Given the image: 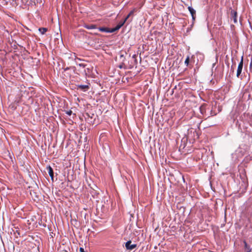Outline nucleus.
I'll return each mask as SVG.
<instances>
[{"label": "nucleus", "instance_id": "1", "mask_svg": "<svg viewBox=\"0 0 252 252\" xmlns=\"http://www.w3.org/2000/svg\"><path fill=\"white\" fill-rule=\"evenodd\" d=\"M3 158L7 160L13 162V154H11L9 150L5 149L2 153Z\"/></svg>", "mask_w": 252, "mask_h": 252}, {"label": "nucleus", "instance_id": "2", "mask_svg": "<svg viewBox=\"0 0 252 252\" xmlns=\"http://www.w3.org/2000/svg\"><path fill=\"white\" fill-rule=\"evenodd\" d=\"M243 56H242L241 61L238 64L237 70V74L236 76L237 77H239L240 74L242 73L243 67Z\"/></svg>", "mask_w": 252, "mask_h": 252}, {"label": "nucleus", "instance_id": "3", "mask_svg": "<svg viewBox=\"0 0 252 252\" xmlns=\"http://www.w3.org/2000/svg\"><path fill=\"white\" fill-rule=\"evenodd\" d=\"M125 246L127 250H132L136 247L137 245L135 244H131V241L129 240L126 243Z\"/></svg>", "mask_w": 252, "mask_h": 252}, {"label": "nucleus", "instance_id": "4", "mask_svg": "<svg viewBox=\"0 0 252 252\" xmlns=\"http://www.w3.org/2000/svg\"><path fill=\"white\" fill-rule=\"evenodd\" d=\"M77 89H80V90L86 92L87 91L88 89L89 88V87L87 85H77Z\"/></svg>", "mask_w": 252, "mask_h": 252}, {"label": "nucleus", "instance_id": "5", "mask_svg": "<svg viewBox=\"0 0 252 252\" xmlns=\"http://www.w3.org/2000/svg\"><path fill=\"white\" fill-rule=\"evenodd\" d=\"M231 14L232 16V19H233L234 23H236L237 22V12L233 10H232L231 11Z\"/></svg>", "mask_w": 252, "mask_h": 252}, {"label": "nucleus", "instance_id": "6", "mask_svg": "<svg viewBox=\"0 0 252 252\" xmlns=\"http://www.w3.org/2000/svg\"><path fill=\"white\" fill-rule=\"evenodd\" d=\"M83 27L88 30H93V29H97L96 26L94 24H85Z\"/></svg>", "mask_w": 252, "mask_h": 252}, {"label": "nucleus", "instance_id": "7", "mask_svg": "<svg viewBox=\"0 0 252 252\" xmlns=\"http://www.w3.org/2000/svg\"><path fill=\"white\" fill-rule=\"evenodd\" d=\"M47 169L49 175L50 177H52V175H54V171L52 169V168L51 167V166L48 165L47 166Z\"/></svg>", "mask_w": 252, "mask_h": 252}, {"label": "nucleus", "instance_id": "8", "mask_svg": "<svg viewBox=\"0 0 252 252\" xmlns=\"http://www.w3.org/2000/svg\"><path fill=\"white\" fill-rule=\"evenodd\" d=\"M86 116L85 117L86 121L90 123H91V124L93 123V121H92L93 117H91L90 118V115L88 113L86 114Z\"/></svg>", "mask_w": 252, "mask_h": 252}, {"label": "nucleus", "instance_id": "9", "mask_svg": "<svg viewBox=\"0 0 252 252\" xmlns=\"http://www.w3.org/2000/svg\"><path fill=\"white\" fill-rule=\"evenodd\" d=\"M188 10L189 11L191 16H193V14H196L195 10L194 9V8L192 6H189Z\"/></svg>", "mask_w": 252, "mask_h": 252}, {"label": "nucleus", "instance_id": "10", "mask_svg": "<svg viewBox=\"0 0 252 252\" xmlns=\"http://www.w3.org/2000/svg\"><path fill=\"white\" fill-rule=\"evenodd\" d=\"M125 24V21H123L122 22L119 23L115 27V29L116 31L119 30Z\"/></svg>", "mask_w": 252, "mask_h": 252}, {"label": "nucleus", "instance_id": "11", "mask_svg": "<svg viewBox=\"0 0 252 252\" xmlns=\"http://www.w3.org/2000/svg\"><path fill=\"white\" fill-rule=\"evenodd\" d=\"M38 31L42 34H44L47 31V29L46 28H40L38 29Z\"/></svg>", "mask_w": 252, "mask_h": 252}, {"label": "nucleus", "instance_id": "12", "mask_svg": "<svg viewBox=\"0 0 252 252\" xmlns=\"http://www.w3.org/2000/svg\"><path fill=\"white\" fill-rule=\"evenodd\" d=\"M97 29L99 31L101 32H108V28L104 27H99L98 28H97Z\"/></svg>", "mask_w": 252, "mask_h": 252}, {"label": "nucleus", "instance_id": "13", "mask_svg": "<svg viewBox=\"0 0 252 252\" xmlns=\"http://www.w3.org/2000/svg\"><path fill=\"white\" fill-rule=\"evenodd\" d=\"M134 9L131 10L129 14L127 15V16L125 18L124 21H125V23L126 22V21L128 19V18L132 15H133L134 13Z\"/></svg>", "mask_w": 252, "mask_h": 252}, {"label": "nucleus", "instance_id": "14", "mask_svg": "<svg viewBox=\"0 0 252 252\" xmlns=\"http://www.w3.org/2000/svg\"><path fill=\"white\" fill-rule=\"evenodd\" d=\"M91 193L92 194V195L94 198H97V196L98 194V192L93 190L91 192Z\"/></svg>", "mask_w": 252, "mask_h": 252}, {"label": "nucleus", "instance_id": "15", "mask_svg": "<svg viewBox=\"0 0 252 252\" xmlns=\"http://www.w3.org/2000/svg\"><path fill=\"white\" fill-rule=\"evenodd\" d=\"M125 60H126V58L124 56V54H121L120 55V60L121 62H123L124 63V62L125 61Z\"/></svg>", "mask_w": 252, "mask_h": 252}, {"label": "nucleus", "instance_id": "16", "mask_svg": "<svg viewBox=\"0 0 252 252\" xmlns=\"http://www.w3.org/2000/svg\"><path fill=\"white\" fill-rule=\"evenodd\" d=\"M118 67L120 69H122V68L126 69V68L124 63H123V62H122V63L118 66Z\"/></svg>", "mask_w": 252, "mask_h": 252}, {"label": "nucleus", "instance_id": "17", "mask_svg": "<svg viewBox=\"0 0 252 252\" xmlns=\"http://www.w3.org/2000/svg\"><path fill=\"white\" fill-rule=\"evenodd\" d=\"M189 56H188L185 61V64L188 66L189 65Z\"/></svg>", "mask_w": 252, "mask_h": 252}, {"label": "nucleus", "instance_id": "18", "mask_svg": "<svg viewBox=\"0 0 252 252\" xmlns=\"http://www.w3.org/2000/svg\"><path fill=\"white\" fill-rule=\"evenodd\" d=\"M107 31H108L107 33H112V32H116L117 31L115 29V28H112L111 29H108Z\"/></svg>", "mask_w": 252, "mask_h": 252}, {"label": "nucleus", "instance_id": "19", "mask_svg": "<svg viewBox=\"0 0 252 252\" xmlns=\"http://www.w3.org/2000/svg\"><path fill=\"white\" fill-rule=\"evenodd\" d=\"M77 65H78L80 67H82L83 68H85L87 64H85V63H79V64H77Z\"/></svg>", "mask_w": 252, "mask_h": 252}, {"label": "nucleus", "instance_id": "20", "mask_svg": "<svg viewBox=\"0 0 252 252\" xmlns=\"http://www.w3.org/2000/svg\"><path fill=\"white\" fill-rule=\"evenodd\" d=\"M244 245H245V249H247V250H248V248L249 247H250V246H249L248 245V244H247V242H246L245 241H244Z\"/></svg>", "mask_w": 252, "mask_h": 252}, {"label": "nucleus", "instance_id": "21", "mask_svg": "<svg viewBox=\"0 0 252 252\" xmlns=\"http://www.w3.org/2000/svg\"><path fill=\"white\" fill-rule=\"evenodd\" d=\"M72 113V112L71 110L66 111L65 112V113L69 116L71 115Z\"/></svg>", "mask_w": 252, "mask_h": 252}, {"label": "nucleus", "instance_id": "22", "mask_svg": "<svg viewBox=\"0 0 252 252\" xmlns=\"http://www.w3.org/2000/svg\"><path fill=\"white\" fill-rule=\"evenodd\" d=\"M79 251H80V252H85V251H84V248H83L82 247H80L79 248Z\"/></svg>", "mask_w": 252, "mask_h": 252}, {"label": "nucleus", "instance_id": "23", "mask_svg": "<svg viewBox=\"0 0 252 252\" xmlns=\"http://www.w3.org/2000/svg\"><path fill=\"white\" fill-rule=\"evenodd\" d=\"M195 14H193V16H191L192 20H194L195 19Z\"/></svg>", "mask_w": 252, "mask_h": 252}, {"label": "nucleus", "instance_id": "24", "mask_svg": "<svg viewBox=\"0 0 252 252\" xmlns=\"http://www.w3.org/2000/svg\"><path fill=\"white\" fill-rule=\"evenodd\" d=\"M231 71L233 72H234V68L233 67V65L231 66Z\"/></svg>", "mask_w": 252, "mask_h": 252}, {"label": "nucleus", "instance_id": "25", "mask_svg": "<svg viewBox=\"0 0 252 252\" xmlns=\"http://www.w3.org/2000/svg\"><path fill=\"white\" fill-rule=\"evenodd\" d=\"M251 248H250V247H249V248H248V251H247V252H251Z\"/></svg>", "mask_w": 252, "mask_h": 252}, {"label": "nucleus", "instance_id": "26", "mask_svg": "<svg viewBox=\"0 0 252 252\" xmlns=\"http://www.w3.org/2000/svg\"><path fill=\"white\" fill-rule=\"evenodd\" d=\"M69 67H66V68H65L64 69V71H66V70H69Z\"/></svg>", "mask_w": 252, "mask_h": 252}, {"label": "nucleus", "instance_id": "27", "mask_svg": "<svg viewBox=\"0 0 252 252\" xmlns=\"http://www.w3.org/2000/svg\"><path fill=\"white\" fill-rule=\"evenodd\" d=\"M51 179L52 182H54V175H52V177H50Z\"/></svg>", "mask_w": 252, "mask_h": 252}, {"label": "nucleus", "instance_id": "28", "mask_svg": "<svg viewBox=\"0 0 252 252\" xmlns=\"http://www.w3.org/2000/svg\"><path fill=\"white\" fill-rule=\"evenodd\" d=\"M53 232H52V233L50 234V236H51L52 237H53Z\"/></svg>", "mask_w": 252, "mask_h": 252}, {"label": "nucleus", "instance_id": "29", "mask_svg": "<svg viewBox=\"0 0 252 252\" xmlns=\"http://www.w3.org/2000/svg\"><path fill=\"white\" fill-rule=\"evenodd\" d=\"M212 65H213V67H214L215 65V63H213Z\"/></svg>", "mask_w": 252, "mask_h": 252}, {"label": "nucleus", "instance_id": "30", "mask_svg": "<svg viewBox=\"0 0 252 252\" xmlns=\"http://www.w3.org/2000/svg\"><path fill=\"white\" fill-rule=\"evenodd\" d=\"M252 65V63H250V66H251Z\"/></svg>", "mask_w": 252, "mask_h": 252}, {"label": "nucleus", "instance_id": "31", "mask_svg": "<svg viewBox=\"0 0 252 252\" xmlns=\"http://www.w3.org/2000/svg\"><path fill=\"white\" fill-rule=\"evenodd\" d=\"M135 55H133V58H134L135 57Z\"/></svg>", "mask_w": 252, "mask_h": 252}, {"label": "nucleus", "instance_id": "32", "mask_svg": "<svg viewBox=\"0 0 252 252\" xmlns=\"http://www.w3.org/2000/svg\"><path fill=\"white\" fill-rule=\"evenodd\" d=\"M174 89L172 90V92L173 93Z\"/></svg>", "mask_w": 252, "mask_h": 252}]
</instances>
